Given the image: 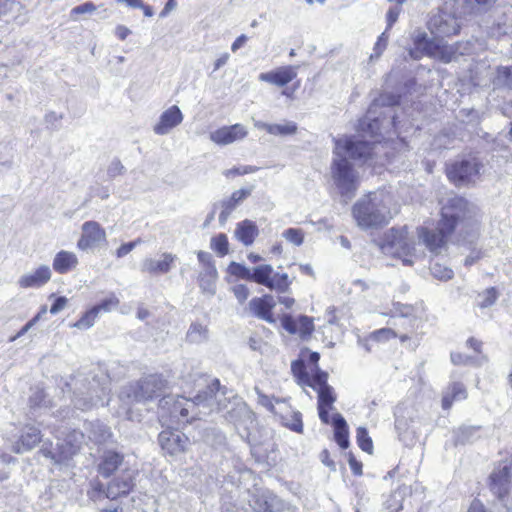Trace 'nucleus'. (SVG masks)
<instances>
[{
    "label": "nucleus",
    "mask_w": 512,
    "mask_h": 512,
    "mask_svg": "<svg viewBox=\"0 0 512 512\" xmlns=\"http://www.w3.org/2000/svg\"><path fill=\"white\" fill-rule=\"evenodd\" d=\"M382 148L383 145L379 140H375L371 145L358 137L345 136L335 139L330 174L333 186L345 203L355 196L360 184L359 173L349 159L367 162L374 153H378Z\"/></svg>",
    "instance_id": "nucleus-1"
},
{
    "label": "nucleus",
    "mask_w": 512,
    "mask_h": 512,
    "mask_svg": "<svg viewBox=\"0 0 512 512\" xmlns=\"http://www.w3.org/2000/svg\"><path fill=\"white\" fill-rule=\"evenodd\" d=\"M220 388L218 379L212 380L208 391L198 394L194 399H187L182 396H165L160 400L161 409H167L171 418L178 424L189 423L191 420L205 415L212 411L214 400L217 401L218 410H226L225 417L232 422H238L244 417H250V411L246 404L238 397L228 402V405L221 404L217 396Z\"/></svg>",
    "instance_id": "nucleus-2"
},
{
    "label": "nucleus",
    "mask_w": 512,
    "mask_h": 512,
    "mask_svg": "<svg viewBox=\"0 0 512 512\" xmlns=\"http://www.w3.org/2000/svg\"><path fill=\"white\" fill-rule=\"evenodd\" d=\"M467 202L459 197L449 200V204L441 210V219L437 225L426 222L417 228L420 243L433 254H439L446 247L448 237L453 233L460 218L464 217Z\"/></svg>",
    "instance_id": "nucleus-3"
},
{
    "label": "nucleus",
    "mask_w": 512,
    "mask_h": 512,
    "mask_svg": "<svg viewBox=\"0 0 512 512\" xmlns=\"http://www.w3.org/2000/svg\"><path fill=\"white\" fill-rule=\"evenodd\" d=\"M392 197L384 192H372L355 202L352 215L361 229L386 225L393 217L390 206Z\"/></svg>",
    "instance_id": "nucleus-4"
},
{
    "label": "nucleus",
    "mask_w": 512,
    "mask_h": 512,
    "mask_svg": "<svg viewBox=\"0 0 512 512\" xmlns=\"http://www.w3.org/2000/svg\"><path fill=\"white\" fill-rule=\"evenodd\" d=\"M412 41L413 47L409 50V55L416 60L428 56L449 63L455 61L458 56L470 54L473 51L472 43L469 41L447 44L440 39H429L422 30L413 32Z\"/></svg>",
    "instance_id": "nucleus-5"
},
{
    "label": "nucleus",
    "mask_w": 512,
    "mask_h": 512,
    "mask_svg": "<svg viewBox=\"0 0 512 512\" xmlns=\"http://www.w3.org/2000/svg\"><path fill=\"white\" fill-rule=\"evenodd\" d=\"M293 375L301 386H309L318 393V413L321 421L330 423L329 411L333 409L335 396L332 387L327 384L328 375L325 372H317L312 378L304 372L301 362H293L291 365Z\"/></svg>",
    "instance_id": "nucleus-6"
},
{
    "label": "nucleus",
    "mask_w": 512,
    "mask_h": 512,
    "mask_svg": "<svg viewBox=\"0 0 512 512\" xmlns=\"http://www.w3.org/2000/svg\"><path fill=\"white\" fill-rule=\"evenodd\" d=\"M378 245L384 254L400 259L404 265H412L417 257L416 244L406 226L386 231Z\"/></svg>",
    "instance_id": "nucleus-7"
},
{
    "label": "nucleus",
    "mask_w": 512,
    "mask_h": 512,
    "mask_svg": "<svg viewBox=\"0 0 512 512\" xmlns=\"http://www.w3.org/2000/svg\"><path fill=\"white\" fill-rule=\"evenodd\" d=\"M75 383V391L73 392L72 402L75 407L80 410H88L98 405H104L105 397L108 394V387L105 384H100L95 379L88 383V386L81 383L77 386Z\"/></svg>",
    "instance_id": "nucleus-8"
},
{
    "label": "nucleus",
    "mask_w": 512,
    "mask_h": 512,
    "mask_svg": "<svg viewBox=\"0 0 512 512\" xmlns=\"http://www.w3.org/2000/svg\"><path fill=\"white\" fill-rule=\"evenodd\" d=\"M278 293H287L290 290L292 280L287 273L274 272L269 264H261L251 269V280Z\"/></svg>",
    "instance_id": "nucleus-9"
},
{
    "label": "nucleus",
    "mask_w": 512,
    "mask_h": 512,
    "mask_svg": "<svg viewBox=\"0 0 512 512\" xmlns=\"http://www.w3.org/2000/svg\"><path fill=\"white\" fill-rule=\"evenodd\" d=\"M165 384L161 377L151 375L136 385L130 386L125 393L127 399L135 402L152 399L160 396Z\"/></svg>",
    "instance_id": "nucleus-10"
},
{
    "label": "nucleus",
    "mask_w": 512,
    "mask_h": 512,
    "mask_svg": "<svg viewBox=\"0 0 512 512\" xmlns=\"http://www.w3.org/2000/svg\"><path fill=\"white\" fill-rule=\"evenodd\" d=\"M428 29L435 39H439L456 35L460 30V25L455 15L447 8H443L431 16L428 21Z\"/></svg>",
    "instance_id": "nucleus-11"
},
{
    "label": "nucleus",
    "mask_w": 512,
    "mask_h": 512,
    "mask_svg": "<svg viewBox=\"0 0 512 512\" xmlns=\"http://www.w3.org/2000/svg\"><path fill=\"white\" fill-rule=\"evenodd\" d=\"M481 165L476 158L455 162L447 169L448 178L456 185L475 182L480 174Z\"/></svg>",
    "instance_id": "nucleus-12"
},
{
    "label": "nucleus",
    "mask_w": 512,
    "mask_h": 512,
    "mask_svg": "<svg viewBox=\"0 0 512 512\" xmlns=\"http://www.w3.org/2000/svg\"><path fill=\"white\" fill-rule=\"evenodd\" d=\"M107 242L105 229L96 221H86L81 226V236L77 241V248L89 251Z\"/></svg>",
    "instance_id": "nucleus-13"
},
{
    "label": "nucleus",
    "mask_w": 512,
    "mask_h": 512,
    "mask_svg": "<svg viewBox=\"0 0 512 512\" xmlns=\"http://www.w3.org/2000/svg\"><path fill=\"white\" fill-rule=\"evenodd\" d=\"M159 444L165 453L177 456L187 451L190 439L178 430H163L158 437Z\"/></svg>",
    "instance_id": "nucleus-14"
},
{
    "label": "nucleus",
    "mask_w": 512,
    "mask_h": 512,
    "mask_svg": "<svg viewBox=\"0 0 512 512\" xmlns=\"http://www.w3.org/2000/svg\"><path fill=\"white\" fill-rule=\"evenodd\" d=\"M177 256L170 252H163L156 257H146L141 262L142 273L158 276L169 273L175 266Z\"/></svg>",
    "instance_id": "nucleus-15"
},
{
    "label": "nucleus",
    "mask_w": 512,
    "mask_h": 512,
    "mask_svg": "<svg viewBox=\"0 0 512 512\" xmlns=\"http://www.w3.org/2000/svg\"><path fill=\"white\" fill-rule=\"evenodd\" d=\"M83 438L81 432L74 430L65 439L58 438L57 449L49 451L48 454L55 462H64L79 451Z\"/></svg>",
    "instance_id": "nucleus-16"
},
{
    "label": "nucleus",
    "mask_w": 512,
    "mask_h": 512,
    "mask_svg": "<svg viewBox=\"0 0 512 512\" xmlns=\"http://www.w3.org/2000/svg\"><path fill=\"white\" fill-rule=\"evenodd\" d=\"M248 135L246 126L236 123L230 126H222L209 134L210 140L220 146L231 145L244 140Z\"/></svg>",
    "instance_id": "nucleus-17"
},
{
    "label": "nucleus",
    "mask_w": 512,
    "mask_h": 512,
    "mask_svg": "<svg viewBox=\"0 0 512 512\" xmlns=\"http://www.w3.org/2000/svg\"><path fill=\"white\" fill-rule=\"evenodd\" d=\"M275 305L276 302L274 297L266 294L261 297L252 298L245 311L248 315L255 316L268 323L274 324L277 321L272 312Z\"/></svg>",
    "instance_id": "nucleus-18"
},
{
    "label": "nucleus",
    "mask_w": 512,
    "mask_h": 512,
    "mask_svg": "<svg viewBox=\"0 0 512 512\" xmlns=\"http://www.w3.org/2000/svg\"><path fill=\"white\" fill-rule=\"evenodd\" d=\"M136 474L137 471L134 469H122L121 473L108 484L106 497L109 499H117L118 497L127 495L134 487Z\"/></svg>",
    "instance_id": "nucleus-19"
},
{
    "label": "nucleus",
    "mask_w": 512,
    "mask_h": 512,
    "mask_svg": "<svg viewBox=\"0 0 512 512\" xmlns=\"http://www.w3.org/2000/svg\"><path fill=\"white\" fill-rule=\"evenodd\" d=\"M183 119L184 115L180 108L177 105H172L160 114L152 130L159 136L168 135L183 122Z\"/></svg>",
    "instance_id": "nucleus-20"
},
{
    "label": "nucleus",
    "mask_w": 512,
    "mask_h": 512,
    "mask_svg": "<svg viewBox=\"0 0 512 512\" xmlns=\"http://www.w3.org/2000/svg\"><path fill=\"white\" fill-rule=\"evenodd\" d=\"M512 467L500 465L494 469L490 476V488L499 498H503L512 490Z\"/></svg>",
    "instance_id": "nucleus-21"
},
{
    "label": "nucleus",
    "mask_w": 512,
    "mask_h": 512,
    "mask_svg": "<svg viewBox=\"0 0 512 512\" xmlns=\"http://www.w3.org/2000/svg\"><path fill=\"white\" fill-rule=\"evenodd\" d=\"M297 69L298 67L293 65L281 66L269 72L260 73L258 78L260 81L283 87L297 77Z\"/></svg>",
    "instance_id": "nucleus-22"
},
{
    "label": "nucleus",
    "mask_w": 512,
    "mask_h": 512,
    "mask_svg": "<svg viewBox=\"0 0 512 512\" xmlns=\"http://www.w3.org/2000/svg\"><path fill=\"white\" fill-rule=\"evenodd\" d=\"M280 321L287 332L297 334L302 338L310 336L314 330L313 319L308 316H299L294 319L291 315L284 314Z\"/></svg>",
    "instance_id": "nucleus-23"
},
{
    "label": "nucleus",
    "mask_w": 512,
    "mask_h": 512,
    "mask_svg": "<svg viewBox=\"0 0 512 512\" xmlns=\"http://www.w3.org/2000/svg\"><path fill=\"white\" fill-rule=\"evenodd\" d=\"M51 278V270L47 265H41L32 273L20 277L18 284L22 288L40 287L46 284Z\"/></svg>",
    "instance_id": "nucleus-24"
},
{
    "label": "nucleus",
    "mask_w": 512,
    "mask_h": 512,
    "mask_svg": "<svg viewBox=\"0 0 512 512\" xmlns=\"http://www.w3.org/2000/svg\"><path fill=\"white\" fill-rule=\"evenodd\" d=\"M41 440L40 431L35 427H26L20 439L12 444L15 453H23L33 449Z\"/></svg>",
    "instance_id": "nucleus-25"
},
{
    "label": "nucleus",
    "mask_w": 512,
    "mask_h": 512,
    "mask_svg": "<svg viewBox=\"0 0 512 512\" xmlns=\"http://www.w3.org/2000/svg\"><path fill=\"white\" fill-rule=\"evenodd\" d=\"M276 497L269 491L256 490L249 504L255 512H273L276 507Z\"/></svg>",
    "instance_id": "nucleus-26"
},
{
    "label": "nucleus",
    "mask_w": 512,
    "mask_h": 512,
    "mask_svg": "<svg viewBox=\"0 0 512 512\" xmlns=\"http://www.w3.org/2000/svg\"><path fill=\"white\" fill-rule=\"evenodd\" d=\"M259 234L257 225L251 220H243L236 225L234 236L244 246H250L254 243Z\"/></svg>",
    "instance_id": "nucleus-27"
},
{
    "label": "nucleus",
    "mask_w": 512,
    "mask_h": 512,
    "mask_svg": "<svg viewBox=\"0 0 512 512\" xmlns=\"http://www.w3.org/2000/svg\"><path fill=\"white\" fill-rule=\"evenodd\" d=\"M78 257L74 252L61 250L53 259V269L59 274H66L74 270L78 265Z\"/></svg>",
    "instance_id": "nucleus-28"
},
{
    "label": "nucleus",
    "mask_w": 512,
    "mask_h": 512,
    "mask_svg": "<svg viewBox=\"0 0 512 512\" xmlns=\"http://www.w3.org/2000/svg\"><path fill=\"white\" fill-rule=\"evenodd\" d=\"M334 427V437L338 445L342 449H346L349 445V438H348V426L343 418V416L339 413H335L332 416V419L330 421Z\"/></svg>",
    "instance_id": "nucleus-29"
},
{
    "label": "nucleus",
    "mask_w": 512,
    "mask_h": 512,
    "mask_svg": "<svg viewBox=\"0 0 512 512\" xmlns=\"http://www.w3.org/2000/svg\"><path fill=\"white\" fill-rule=\"evenodd\" d=\"M218 278V272L216 267H208L205 269H202L198 281L199 286L203 293H206L208 295H214L216 292V281Z\"/></svg>",
    "instance_id": "nucleus-30"
},
{
    "label": "nucleus",
    "mask_w": 512,
    "mask_h": 512,
    "mask_svg": "<svg viewBox=\"0 0 512 512\" xmlns=\"http://www.w3.org/2000/svg\"><path fill=\"white\" fill-rule=\"evenodd\" d=\"M466 397L467 392L463 384L453 383L452 385L448 386L443 393L442 407L444 409H449L454 401H461L466 399Z\"/></svg>",
    "instance_id": "nucleus-31"
},
{
    "label": "nucleus",
    "mask_w": 512,
    "mask_h": 512,
    "mask_svg": "<svg viewBox=\"0 0 512 512\" xmlns=\"http://www.w3.org/2000/svg\"><path fill=\"white\" fill-rule=\"evenodd\" d=\"M122 460V457L118 453H105L99 464V473L104 477H109L122 464Z\"/></svg>",
    "instance_id": "nucleus-32"
},
{
    "label": "nucleus",
    "mask_w": 512,
    "mask_h": 512,
    "mask_svg": "<svg viewBox=\"0 0 512 512\" xmlns=\"http://www.w3.org/2000/svg\"><path fill=\"white\" fill-rule=\"evenodd\" d=\"M413 415L414 410L412 408L397 407L395 412V426L400 434L406 433L409 430L410 424L408 422V419L410 420L411 423H414Z\"/></svg>",
    "instance_id": "nucleus-33"
},
{
    "label": "nucleus",
    "mask_w": 512,
    "mask_h": 512,
    "mask_svg": "<svg viewBox=\"0 0 512 512\" xmlns=\"http://www.w3.org/2000/svg\"><path fill=\"white\" fill-rule=\"evenodd\" d=\"M319 358L320 356L317 352L303 351L301 354V360H298L297 362L302 363L304 372L312 378L317 372H321L317 365Z\"/></svg>",
    "instance_id": "nucleus-34"
},
{
    "label": "nucleus",
    "mask_w": 512,
    "mask_h": 512,
    "mask_svg": "<svg viewBox=\"0 0 512 512\" xmlns=\"http://www.w3.org/2000/svg\"><path fill=\"white\" fill-rule=\"evenodd\" d=\"M397 336H399L401 342H405L406 340L409 339V336L407 334L399 335L392 328H381V329H378V330L372 332L369 335V340L375 341V342H385V341H388Z\"/></svg>",
    "instance_id": "nucleus-35"
},
{
    "label": "nucleus",
    "mask_w": 512,
    "mask_h": 512,
    "mask_svg": "<svg viewBox=\"0 0 512 512\" xmlns=\"http://www.w3.org/2000/svg\"><path fill=\"white\" fill-rule=\"evenodd\" d=\"M297 124L293 121H282L281 123H273L269 127V134L274 136H290L297 132Z\"/></svg>",
    "instance_id": "nucleus-36"
},
{
    "label": "nucleus",
    "mask_w": 512,
    "mask_h": 512,
    "mask_svg": "<svg viewBox=\"0 0 512 512\" xmlns=\"http://www.w3.org/2000/svg\"><path fill=\"white\" fill-rule=\"evenodd\" d=\"M495 87L512 88V67H499L492 80Z\"/></svg>",
    "instance_id": "nucleus-37"
},
{
    "label": "nucleus",
    "mask_w": 512,
    "mask_h": 512,
    "mask_svg": "<svg viewBox=\"0 0 512 512\" xmlns=\"http://www.w3.org/2000/svg\"><path fill=\"white\" fill-rule=\"evenodd\" d=\"M186 337L190 343H202L208 338V329L206 326L194 323L190 326Z\"/></svg>",
    "instance_id": "nucleus-38"
},
{
    "label": "nucleus",
    "mask_w": 512,
    "mask_h": 512,
    "mask_svg": "<svg viewBox=\"0 0 512 512\" xmlns=\"http://www.w3.org/2000/svg\"><path fill=\"white\" fill-rule=\"evenodd\" d=\"M210 248L220 257L227 255L229 252L228 237L224 233L212 237Z\"/></svg>",
    "instance_id": "nucleus-39"
},
{
    "label": "nucleus",
    "mask_w": 512,
    "mask_h": 512,
    "mask_svg": "<svg viewBox=\"0 0 512 512\" xmlns=\"http://www.w3.org/2000/svg\"><path fill=\"white\" fill-rule=\"evenodd\" d=\"M371 110L368 112V115L365 117V119L361 122V129L363 131H368L371 133L373 137H376L378 134L381 135L380 132L381 127L383 126L384 122H387L386 119H373L371 117Z\"/></svg>",
    "instance_id": "nucleus-40"
},
{
    "label": "nucleus",
    "mask_w": 512,
    "mask_h": 512,
    "mask_svg": "<svg viewBox=\"0 0 512 512\" xmlns=\"http://www.w3.org/2000/svg\"><path fill=\"white\" fill-rule=\"evenodd\" d=\"M98 315L99 313L97 312V310L94 307H92L90 310L85 312L78 321L71 324L70 326L80 330L89 329L94 325Z\"/></svg>",
    "instance_id": "nucleus-41"
},
{
    "label": "nucleus",
    "mask_w": 512,
    "mask_h": 512,
    "mask_svg": "<svg viewBox=\"0 0 512 512\" xmlns=\"http://www.w3.org/2000/svg\"><path fill=\"white\" fill-rule=\"evenodd\" d=\"M498 296V291L494 287L487 288L478 294L477 305L480 308H488L496 302Z\"/></svg>",
    "instance_id": "nucleus-42"
},
{
    "label": "nucleus",
    "mask_w": 512,
    "mask_h": 512,
    "mask_svg": "<svg viewBox=\"0 0 512 512\" xmlns=\"http://www.w3.org/2000/svg\"><path fill=\"white\" fill-rule=\"evenodd\" d=\"M227 272L236 277L237 279L242 280H251V269L247 268L243 264L237 262H231L227 267Z\"/></svg>",
    "instance_id": "nucleus-43"
},
{
    "label": "nucleus",
    "mask_w": 512,
    "mask_h": 512,
    "mask_svg": "<svg viewBox=\"0 0 512 512\" xmlns=\"http://www.w3.org/2000/svg\"><path fill=\"white\" fill-rule=\"evenodd\" d=\"M283 424L297 433L303 432V423L300 412H293L290 415L282 417Z\"/></svg>",
    "instance_id": "nucleus-44"
},
{
    "label": "nucleus",
    "mask_w": 512,
    "mask_h": 512,
    "mask_svg": "<svg viewBox=\"0 0 512 512\" xmlns=\"http://www.w3.org/2000/svg\"><path fill=\"white\" fill-rule=\"evenodd\" d=\"M252 187L247 189H239L234 191L231 197L225 201H223L222 206H229L230 209H234L239 202L248 197L252 192Z\"/></svg>",
    "instance_id": "nucleus-45"
},
{
    "label": "nucleus",
    "mask_w": 512,
    "mask_h": 512,
    "mask_svg": "<svg viewBox=\"0 0 512 512\" xmlns=\"http://www.w3.org/2000/svg\"><path fill=\"white\" fill-rule=\"evenodd\" d=\"M356 438H357V443H358L359 447L363 451H365L367 453H372L373 443H372L371 438L368 435V432H367L366 428L359 427L357 429Z\"/></svg>",
    "instance_id": "nucleus-46"
},
{
    "label": "nucleus",
    "mask_w": 512,
    "mask_h": 512,
    "mask_svg": "<svg viewBox=\"0 0 512 512\" xmlns=\"http://www.w3.org/2000/svg\"><path fill=\"white\" fill-rule=\"evenodd\" d=\"M120 303L119 298L111 293L108 297L103 299L98 305L94 306L98 313L100 312H110L111 310L118 307Z\"/></svg>",
    "instance_id": "nucleus-47"
},
{
    "label": "nucleus",
    "mask_w": 512,
    "mask_h": 512,
    "mask_svg": "<svg viewBox=\"0 0 512 512\" xmlns=\"http://www.w3.org/2000/svg\"><path fill=\"white\" fill-rule=\"evenodd\" d=\"M414 312V308L410 305L401 304L399 302L393 304V310L390 312L381 311L382 315H391V316H401V317H409L412 316Z\"/></svg>",
    "instance_id": "nucleus-48"
},
{
    "label": "nucleus",
    "mask_w": 512,
    "mask_h": 512,
    "mask_svg": "<svg viewBox=\"0 0 512 512\" xmlns=\"http://www.w3.org/2000/svg\"><path fill=\"white\" fill-rule=\"evenodd\" d=\"M282 236L295 246H300L304 241V232L297 228L286 229Z\"/></svg>",
    "instance_id": "nucleus-49"
},
{
    "label": "nucleus",
    "mask_w": 512,
    "mask_h": 512,
    "mask_svg": "<svg viewBox=\"0 0 512 512\" xmlns=\"http://www.w3.org/2000/svg\"><path fill=\"white\" fill-rule=\"evenodd\" d=\"M431 273L439 280H449L453 277V271L450 268L438 263L431 267Z\"/></svg>",
    "instance_id": "nucleus-50"
},
{
    "label": "nucleus",
    "mask_w": 512,
    "mask_h": 512,
    "mask_svg": "<svg viewBox=\"0 0 512 512\" xmlns=\"http://www.w3.org/2000/svg\"><path fill=\"white\" fill-rule=\"evenodd\" d=\"M257 170H258L257 167L247 165V166H240V167H234V168H231V169H227V170H225L223 172V174L227 178H234V177H236L238 175H245V174L254 173Z\"/></svg>",
    "instance_id": "nucleus-51"
},
{
    "label": "nucleus",
    "mask_w": 512,
    "mask_h": 512,
    "mask_svg": "<svg viewBox=\"0 0 512 512\" xmlns=\"http://www.w3.org/2000/svg\"><path fill=\"white\" fill-rule=\"evenodd\" d=\"M124 172H125V167L118 159L112 160L107 168V175L110 179L120 176Z\"/></svg>",
    "instance_id": "nucleus-52"
},
{
    "label": "nucleus",
    "mask_w": 512,
    "mask_h": 512,
    "mask_svg": "<svg viewBox=\"0 0 512 512\" xmlns=\"http://www.w3.org/2000/svg\"><path fill=\"white\" fill-rule=\"evenodd\" d=\"M232 292L240 304H243L250 295L249 288L244 284H237L233 286Z\"/></svg>",
    "instance_id": "nucleus-53"
},
{
    "label": "nucleus",
    "mask_w": 512,
    "mask_h": 512,
    "mask_svg": "<svg viewBox=\"0 0 512 512\" xmlns=\"http://www.w3.org/2000/svg\"><path fill=\"white\" fill-rule=\"evenodd\" d=\"M96 11V6L92 2H86L84 4L78 5L74 7L70 14L73 19H75L76 15L80 14H91Z\"/></svg>",
    "instance_id": "nucleus-54"
},
{
    "label": "nucleus",
    "mask_w": 512,
    "mask_h": 512,
    "mask_svg": "<svg viewBox=\"0 0 512 512\" xmlns=\"http://www.w3.org/2000/svg\"><path fill=\"white\" fill-rule=\"evenodd\" d=\"M46 311L47 307L42 306L39 313L35 315L21 328V330L17 333V336H23L24 334H26L41 319L42 315H44Z\"/></svg>",
    "instance_id": "nucleus-55"
},
{
    "label": "nucleus",
    "mask_w": 512,
    "mask_h": 512,
    "mask_svg": "<svg viewBox=\"0 0 512 512\" xmlns=\"http://www.w3.org/2000/svg\"><path fill=\"white\" fill-rule=\"evenodd\" d=\"M388 44V35L387 31H384L379 37L378 40L374 46V53L371 55V58L373 57H379L383 51L385 50L386 46Z\"/></svg>",
    "instance_id": "nucleus-56"
},
{
    "label": "nucleus",
    "mask_w": 512,
    "mask_h": 512,
    "mask_svg": "<svg viewBox=\"0 0 512 512\" xmlns=\"http://www.w3.org/2000/svg\"><path fill=\"white\" fill-rule=\"evenodd\" d=\"M141 243V239L138 238L132 242L122 244L115 252L117 258H123L129 254L137 245Z\"/></svg>",
    "instance_id": "nucleus-57"
},
{
    "label": "nucleus",
    "mask_w": 512,
    "mask_h": 512,
    "mask_svg": "<svg viewBox=\"0 0 512 512\" xmlns=\"http://www.w3.org/2000/svg\"><path fill=\"white\" fill-rule=\"evenodd\" d=\"M495 0H470V13L479 12L485 10L493 5Z\"/></svg>",
    "instance_id": "nucleus-58"
},
{
    "label": "nucleus",
    "mask_w": 512,
    "mask_h": 512,
    "mask_svg": "<svg viewBox=\"0 0 512 512\" xmlns=\"http://www.w3.org/2000/svg\"><path fill=\"white\" fill-rule=\"evenodd\" d=\"M401 8L399 7H391L386 14V21H387V28L386 31L389 30L394 23L398 20V17L400 15Z\"/></svg>",
    "instance_id": "nucleus-59"
},
{
    "label": "nucleus",
    "mask_w": 512,
    "mask_h": 512,
    "mask_svg": "<svg viewBox=\"0 0 512 512\" xmlns=\"http://www.w3.org/2000/svg\"><path fill=\"white\" fill-rule=\"evenodd\" d=\"M197 258H198L199 263L201 264L202 269H205L208 267H215L210 253L205 252V251H199L197 253Z\"/></svg>",
    "instance_id": "nucleus-60"
},
{
    "label": "nucleus",
    "mask_w": 512,
    "mask_h": 512,
    "mask_svg": "<svg viewBox=\"0 0 512 512\" xmlns=\"http://www.w3.org/2000/svg\"><path fill=\"white\" fill-rule=\"evenodd\" d=\"M67 304H68V299L66 297L60 296V297L56 298V300L54 301L53 305L50 308V313L51 314L59 313L60 311H62L63 309L66 308Z\"/></svg>",
    "instance_id": "nucleus-61"
},
{
    "label": "nucleus",
    "mask_w": 512,
    "mask_h": 512,
    "mask_svg": "<svg viewBox=\"0 0 512 512\" xmlns=\"http://www.w3.org/2000/svg\"><path fill=\"white\" fill-rule=\"evenodd\" d=\"M230 59V55L225 52V53H222L213 63V71H217L219 70L221 67H223L224 65H226L228 63Z\"/></svg>",
    "instance_id": "nucleus-62"
},
{
    "label": "nucleus",
    "mask_w": 512,
    "mask_h": 512,
    "mask_svg": "<svg viewBox=\"0 0 512 512\" xmlns=\"http://www.w3.org/2000/svg\"><path fill=\"white\" fill-rule=\"evenodd\" d=\"M99 435H94L95 440L98 442H105L111 436V432L106 426L99 425L98 426Z\"/></svg>",
    "instance_id": "nucleus-63"
},
{
    "label": "nucleus",
    "mask_w": 512,
    "mask_h": 512,
    "mask_svg": "<svg viewBox=\"0 0 512 512\" xmlns=\"http://www.w3.org/2000/svg\"><path fill=\"white\" fill-rule=\"evenodd\" d=\"M45 393L43 390H36L30 398V403L33 406H41L42 402L44 401Z\"/></svg>",
    "instance_id": "nucleus-64"
}]
</instances>
